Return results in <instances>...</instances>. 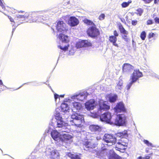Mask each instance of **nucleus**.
Returning a JSON list of instances; mask_svg holds the SVG:
<instances>
[{
	"instance_id": "1",
	"label": "nucleus",
	"mask_w": 159,
	"mask_h": 159,
	"mask_svg": "<svg viewBox=\"0 0 159 159\" xmlns=\"http://www.w3.org/2000/svg\"><path fill=\"white\" fill-rule=\"evenodd\" d=\"M65 102H72L73 107H72V110L75 113L71 116V118L72 119L70 121V124L73 125H75L78 127H80L81 125L84 123V121L83 116L79 113H77L76 111L80 110L82 108L81 104L74 100L70 99H65Z\"/></svg>"
},
{
	"instance_id": "2",
	"label": "nucleus",
	"mask_w": 159,
	"mask_h": 159,
	"mask_svg": "<svg viewBox=\"0 0 159 159\" xmlns=\"http://www.w3.org/2000/svg\"><path fill=\"white\" fill-rule=\"evenodd\" d=\"M117 136L122 138L120 141L116 143L115 148L116 150L124 152L126 149L128 145V140L127 138L128 137L127 131L125 130L117 134Z\"/></svg>"
},
{
	"instance_id": "3",
	"label": "nucleus",
	"mask_w": 159,
	"mask_h": 159,
	"mask_svg": "<svg viewBox=\"0 0 159 159\" xmlns=\"http://www.w3.org/2000/svg\"><path fill=\"white\" fill-rule=\"evenodd\" d=\"M59 109L57 108L55 113V119L52 120V125L55 128L63 127L65 124L62 120V117L59 112Z\"/></svg>"
},
{
	"instance_id": "4",
	"label": "nucleus",
	"mask_w": 159,
	"mask_h": 159,
	"mask_svg": "<svg viewBox=\"0 0 159 159\" xmlns=\"http://www.w3.org/2000/svg\"><path fill=\"white\" fill-rule=\"evenodd\" d=\"M84 21V23L92 26L88 29L87 31V34L89 36L91 37H95L99 34V32L98 29L96 28L95 25L92 21L85 19Z\"/></svg>"
},
{
	"instance_id": "5",
	"label": "nucleus",
	"mask_w": 159,
	"mask_h": 159,
	"mask_svg": "<svg viewBox=\"0 0 159 159\" xmlns=\"http://www.w3.org/2000/svg\"><path fill=\"white\" fill-rule=\"evenodd\" d=\"M143 76L142 73L140 72L139 70H134L133 73L130 77V82L126 86L127 90H129L132 84L136 82L139 80V78L142 77Z\"/></svg>"
},
{
	"instance_id": "6",
	"label": "nucleus",
	"mask_w": 159,
	"mask_h": 159,
	"mask_svg": "<svg viewBox=\"0 0 159 159\" xmlns=\"http://www.w3.org/2000/svg\"><path fill=\"white\" fill-rule=\"evenodd\" d=\"M62 33L59 35V39L61 41L62 43H67V44L65 46L59 45L58 46V48L63 51H66L68 49V47L69 46V44L68 43L69 41V38L68 36Z\"/></svg>"
},
{
	"instance_id": "7",
	"label": "nucleus",
	"mask_w": 159,
	"mask_h": 159,
	"mask_svg": "<svg viewBox=\"0 0 159 159\" xmlns=\"http://www.w3.org/2000/svg\"><path fill=\"white\" fill-rule=\"evenodd\" d=\"M46 153L49 155L50 157L52 159H58L60 157V154L58 151L53 148H47Z\"/></svg>"
},
{
	"instance_id": "8",
	"label": "nucleus",
	"mask_w": 159,
	"mask_h": 159,
	"mask_svg": "<svg viewBox=\"0 0 159 159\" xmlns=\"http://www.w3.org/2000/svg\"><path fill=\"white\" fill-rule=\"evenodd\" d=\"M126 117L123 114L117 115L115 121V124L118 126H122L125 124Z\"/></svg>"
},
{
	"instance_id": "9",
	"label": "nucleus",
	"mask_w": 159,
	"mask_h": 159,
	"mask_svg": "<svg viewBox=\"0 0 159 159\" xmlns=\"http://www.w3.org/2000/svg\"><path fill=\"white\" fill-rule=\"evenodd\" d=\"M103 139L107 143V144H105V145L108 146H111L115 144L116 140L115 137L108 134H105Z\"/></svg>"
},
{
	"instance_id": "10",
	"label": "nucleus",
	"mask_w": 159,
	"mask_h": 159,
	"mask_svg": "<svg viewBox=\"0 0 159 159\" xmlns=\"http://www.w3.org/2000/svg\"><path fill=\"white\" fill-rule=\"evenodd\" d=\"M39 12H33L31 13V14H29L26 13L25 15H21L20 18H24L25 19L28 18L30 20V22H35L37 20V19L35 18Z\"/></svg>"
},
{
	"instance_id": "11",
	"label": "nucleus",
	"mask_w": 159,
	"mask_h": 159,
	"mask_svg": "<svg viewBox=\"0 0 159 159\" xmlns=\"http://www.w3.org/2000/svg\"><path fill=\"white\" fill-rule=\"evenodd\" d=\"M57 30L58 32L65 33L67 30L68 28L63 21H58L57 23Z\"/></svg>"
},
{
	"instance_id": "12",
	"label": "nucleus",
	"mask_w": 159,
	"mask_h": 159,
	"mask_svg": "<svg viewBox=\"0 0 159 159\" xmlns=\"http://www.w3.org/2000/svg\"><path fill=\"white\" fill-rule=\"evenodd\" d=\"M88 93L86 92H83L79 94H76L72 96L71 99L76 101H83L85 99Z\"/></svg>"
},
{
	"instance_id": "13",
	"label": "nucleus",
	"mask_w": 159,
	"mask_h": 159,
	"mask_svg": "<svg viewBox=\"0 0 159 159\" xmlns=\"http://www.w3.org/2000/svg\"><path fill=\"white\" fill-rule=\"evenodd\" d=\"M65 102H64L62 103L61 104V111L63 113H62L63 115H66L64 117L67 119L68 117L69 112L70 109L68 105Z\"/></svg>"
},
{
	"instance_id": "14",
	"label": "nucleus",
	"mask_w": 159,
	"mask_h": 159,
	"mask_svg": "<svg viewBox=\"0 0 159 159\" xmlns=\"http://www.w3.org/2000/svg\"><path fill=\"white\" fill-rule=\"evenodd\" d=\"M111 116L110 112H107L104 113L100 117L101 121L106 122L107 123L111 124L112 122L111 121Z\"/></svg>"
},
{
	"instance_id": "15",
	"label": "nucleus",
	"mask_w": 159,
	"mask_h": 159,
	"mask_svg": "<svg viewBox=\"0 0 159 159\" xmlns=\"http://www.w3.org/2000/svg\"><path fill=\"white\" fill-rule=\"evenodd\" d=\"M113 152L112 150H110L109 151L106 148L103 147L98 152L97 154L98 156L101 157H103L107 155L111 156L112 153H113Z\"/></svg>"
},
{
	"instance_id": "16",
	"label": "nucleus",
	"mask_w": 159,
	"mask_h": 159,
	"mask_svg": "<svg viewBox=\"0 0 159 159\" xmlns=\"http://www.w3.org/2000/svg\"><path fill=\"white\" fill-rule=\"evenodd\" d=\"M97 105V102L93 99L90 100L85 103V108L88 111L93 110Z\"/></svg>"
},
{
	"instance_id": "17",
	"label": "nucleus",
	"mask_w": 159,
	"mask_h": 159,
	"mask_svg": "<svg viewBox=\"0 0 159 159\" xmlns=\"http://www.w3.org/2000/svg\"><path fill=\"white\" fill-rule=\"evenodd\" d=\"M107 102H104L102 100H100L99 102V108L98 110V113H99L100 111L102 112L103 111H106L109 109L110 106L107 105Z\"/></svg>"
},
{
	"instance_id": "18",
	"label": "nucleus",
	"mask_w": 159,
	"mask_h": 159,
	"mask_svg": "<svg viewBox=\"0 0 159 159\" xmlns=\"http://www.w3.org/2000/svg\"><path fill=\"white\" fill-rule=\"evenodd\" d=\"M52 138L57 142L61 141L62 138V134H61L57 130H53L51 133Z\"/></svg>"
},
{
	"instance_id": "19",
	"label": "nucleus",
	"mask_w": 159,
	"mask_h": 159,
	"mask_svg": "<svg viewBox=\"0 0 159 159\" xmlns=\"http://www.w3.org/2000/svg\"><path fill=\"white\" fill-rule=\"evenodd\" d=\"M79 23V21L74 16L70 17L68 21L69 25L72 27L77 25Z\"/></svg>"
},
{
	"instance_id": "20",
	"label": "nucleus",
	"mask_w": 159,
	"mask_h": 159,
	"mask_svg": "<svg viewBox=\"0 0 159 159\" xmlns=\"http://www.w3.org/2000/svg\"><path fill=\"white\" fill-rule=\"evenodd\" d=\"M114 110L115 112L118 113L121 111H124L125 109L123 103L122 102H120L117 104Z\"/></svg>"
},
{
	"instance_id": "21",
	"label": "nucleus",
	"mask_w": 159,
	"mask_h": 159,
	"mask_svg": "<svg viewBox=\"0 0 159 159\" xmlns=\"http://www.w3.org/2000/svg\"><path fill=\"white\" fill-rule=\"evenodd\" d=\"M62 138L61 140V142H66L68 141H69V142H71V139L72 136L67 133H62Z\"/></svg>"
},
{
	"instance_id": "22",
	"label": "nucleus",
	"mask_w": 159,
	"mask_h": 159,
	"mask_svg": "<svg viewBox=\"0 0 159 159\" xmlns=\"http://www.w3.org/2000/svg\"><path fill=\"white\" fill-rule=\"evenodd\" d=\"M107 99L111 102H114L116 101L117 96L114 94H110L107 96Z\"/></svg>"
},
{
	"instance_id": "23",
	"label": "nucleus",
	"mask_w": 159,
	"mask_h": 159,
	"mask_svg": "<svg viewBox=\"0 0 159 159\" xmlns=\"http://www.w3.org/2000/svg\"><path fill=\"white\" fill-rule=\"evenodd\" d=\"M133 69V67L128 63L124 64L123 66L122 70L124 72H128Z\"/></svg>"
},
{
	"instance_id": "24",
	"label": "nucleus",
	"mask_w": 159,
	"mask_h": 159,
	"mask_svg": "<svg viewBox=\"0 0 159 159\" xmlns=\"http://www.w3.org/2000/svg\"><path fill=\"white\" fill-rule=\"evenodd\" d=\"M89 129L93 132H99L102 130V128L101 127L96 125H91L89 126Z\"/></svg>"
},
{
	"instance_id": "25",
	"label": "nucleus",
	"mask_w": 159,
	"mask_h": 159,
	"mask_svg": "<svg viewBox=\"0 0 159 159\" xmlns=\"http://www.w3.org/2000/svg\"><path fill=\"white\" fill-rule=\"evenodd\" d=\"M109 41L111 43H112L113 45L117 47H118V45L116 43L117 41V38L116 37L114 36H111L109 37Z\"/></svg>"
},
{
	"instance_id": "26",
	"label": "nucleus",
	"mask_w": 159,
	"mask_h": 159,
	"mask_svg": "<svg viewBox=\"0 0 159 159\" xmlns=\"http://www.w3.org/2000/svg\"><path fill=\"white\" fill-rule=\"evenodd\" d=\"M83 47H89L91 46V43L87 40H80Z\"/></svg>"
},
{
	"instance_id": "27",
	"label": "nucleus",
	"mask_w": 159,
	"mask_h": 159,
	"mask_svg": "<svg viewBox=\"0 0 159 159\" xmlns=\"http://www.w3.org/2000/svg\"><path fill=\"white\" fill-rule=\"evenodd\" d=\"M95 145L91 142L88 141L86 142L84 144V146L87 148H93L95 147Z\"/></svg>"
},
{
	"instance_id": "28",
	"label": "nucleus",
	"mask_w": 159,
	"mask_h": 159,
	"mask_svg": "<svg viewBox=\"0 0 159 159\" xmlns=\"http://www.w3.org/2000/svg\"><path fill=\"white\" fill-rule=\"evenodd\" d=\"M68 156L71 159H81L79 155L76 154H72L70 153L68 154Z\"/></svg>"
},
{
	"instance_id": "29",
	"label": "nucleus",
	"mask_w": 159,
	"mask_h": 159,
	"mask_svg": "<svg viewBox=\"0 0 159 159\" xmlns=\"http://www.w3.org/2000/svg\"><path fill=\"white\" fill-rule=\"evenodd\" d=\"M131 2V1H129L128 2H124L121 4L122 7L125 8L128 7Z\"/></svg>"
},
{
	"instance_id": "30",
	"label": "nucleus",
	"mask_w": 159,
	"mask_h": 159,
	"mask_svg": "<svg viewBox=\"0 0 159 159\" xmlns=\"http://www.w3.org/2000/svg\"><path fill=\"white\" fill-rule=\"evenodd\" d=\"M76 48L75 47H72L71 49L69 51V54L70 55H73L76 50Z\"/></svg>"
},
{
	"instance_id": "31",
	"label": "nucleus",
	"mask_w": 159,
	"mask_h": 159,
	"mask_svg": "<svg viewBox=\"0 0 159 159\" xmlns=\"http://www.w3.org/2000/svg\"><path fill=\"white\" fill-rule=\"evenodd\" d=\"M143 142L148 147H154L151 143L149 142L147 140H144Z\"/></svg>"
},
{
	"instance_id": "32",
	"label": "nucleus",
	"mask_w": 159,
	"mask_h": 159,
	"mask_svg": "<svg viewBox=\"0 0 159 159\" xmlns=\"http://www.w3.org/2000/svg\"><path fill=\"white\" fill-rule=\"evenodd\" d=\"M143 13L142 10L140 8H139L136 10V12H135L137 14L139 15V16H141Z\"/></svg>"
},
{
	"instance_id": "33",
	"label": "nucleus",
	"mask_w": 159,
	"mask_h": 159,
	"mask_svg": "<svg viewBox=\"0 0 159 159\" xmlns=\"http://www.w3.org/2000/svg\"><path fill=\"white\" fill-rule=\"evenodd\" d=\"M146 34L145 32L144 31H143L140 35V37L142 40H144L146 37Z\"/></svg>"
},
{
	"instance_id": "34",
	"label": "nucleus",
	"mask_w": 159,
	"mask_h": 159,
	"mask_svg": "<svg viewBox=\"0 0 159 159\" xmlns=\"http://www.w3.org/2000/svg\"><path fill=\"white\" fill-rule=\"evenodd\" d=\"M111 156H113V157L111 159H122L121 157L118 155H116L115 153H112Z\"/></svg>"
},
{
	"instance_id": "35",
	"label": "nucleus",
	"mask_w": 159,
	"mask_h": 159,
	"mask_svg": "<svg viewBox=\"0 0 159 159\" xmlns=\"http://www.w3.org/2000/svg\"><path fill=\"white\" fill-rule=\"evenodd\" d=\"M75 47L76 48H79L83 47L80 40L77 42Z\"/></svg>"
},
{
	"instance_id": "36",
	"label": "nucleus",
	"mask_w": 159,
	"mask_h": 159,
	"mask_svg": "<svg viewBox=\"0 0 159 159\" xmlns=\"http://www.w3.org/2000/svg\"><path fill=\"white\" fill-rule=\"evenodd\" d=\"M157 35H156L153 33H151L149 34V35L148 38L149 39L151 38L152 37L155 38L157 37Z\"/></svg>"
},
{
	"instance_id": "37",
	"label": "nucleus",
	"mask_w": 159,
	"mask_h": 159,
	"mask_svg": "<svg viewBox=\"0 0 159 159\" xmlns=\"http://www.w3.org/2000/svg\"><path fill=\"white\" fill-rule=\"evenodd\" d=\"M122 81H120L116 87L117 88L119 89H120L122 88Z\"/></svg>"
},
{
	"instance_id": "38",
	"label": "nucleus",
	"mask_w": 159,
	"mask_h": 159,
	"mask_svg": "<svg viewBox=\"0 0 159 159\" xmlns=\"http://www.w3.org/2000/svg\"><path fill=\"white\" fill-rule=\"evenodd\" d=\"M105 15L104 14H102L99 17V19L100 20H102L105 18Z\"/></svg>"
},
{
	"instance_id": "39",
	"label": "nucleus",
	"mask_w": 159,
	"mask_h": 159,
	"mask_svg": "<svg viewBox=\"0 0 159 159\" xmlns=\"http://www.w3.org/2000/svg\"><path fill=\"white\" fill-rule=\"evenodd\" d=\"M137 24V21L136 20H133L132 21V24L133 25H135Z\"/></svg>"
},
{
	"instance_id": "40",
	"label": "nucleus",
	"mask_w": 159,
	"mask_h": 159,
	"mask_svg": "<svg viewBox=\"0 0 159 159\" xmlns=\"http://www.w3.org/2000/svg\"><path fill=\"white\" fill-rule=\"evenodd\" d=\"M120 30L121 33H123L125 30L123 27H120Z\"/></svg>"
},
{
	"instance_id": "41",
	"label": "nucleus",
	"mask_w": 159,
	"mask_h": 159,
	"mask_svg": "<svg viewBox=\"0 0 159 159\" xmlns=\"http://www.w3.org/2000/svg\"><path fill=\"white\" fill-rule=\"evenodd\" d=\"M154 20L156 23L159 24V18L158 17H155L154 18Z\"/></svg>"
},
{
	"instance_id": "42",
	"label": "nucleus",
	"mask_w": 159,
	"mask_h": 159,
	"mask_svg": "<svg viewBox=\"0 0 159 159\" xmlns=\"http://www.w3.org/2000/svg\"><path fill=\"white\" fill-rule=\"evenodd\" d=\"M152 21L151 20H148L147 21V24L148 25L152 24Z\"/></svg>"
},
{
	"instance_id": "43",
	"label": "nucleus",
	"mask_w": 159,
	"mask_h": 159,
	"mask_svg": "<svg viewBox=\"0 0 159 159\" xmlns=\"http://www.w3.org/2000/svg\"><path fill=\"white\" fill-rule=\"evenodd\" d=\"M114 36H115V37H116L118 36V34L117 33V32L116 30H115L114 31Z\"/></svg>"
},
{
	"instance_id": "44",
	"label": "nucleus",
	"mask_w": 159,
	"mask_h": 159,
	"mask_svg": "<svg viewBox=\"0 0 159 159\" xmlns=\"http://www.w3.org/2000/svg\"><path fill=\"white\" fill-rule=\"evenodd\" d=\"M59 97V96L56 94H54V98L56 100L57 98H58Z\"/></svg>"
},
{
	"instance_id": "45",
	"label": "nucleus",
	"mask_w": 159,
	"mask_h": 159,
	"mask_svg": "<svg viewBox=\"0 0 159 159\" xmlns=\"http://www.w3.org/2000/svg\"><path fill=\"white\" fill-rule=\"evenodd\" d=\"M151 157L149 156H146L143 157V159H150Z\"/></svg>"
},
{
	"instance_id": "46",
	"label": "nucleus",
	"mask_w": 159,
	"mask_h": 159,
	"mask_svg": "<svg viewBox=\"0 0 159 159\" xmlns=\"http://www.w3.org/2000/svg\"><path fill=\"white\" fill-rule=\"evenodd\" d=\"M0 5L2 8H4V6L3 5V3L2 2L1 0H0Z\"/></svg>"
},
{
	"instance_id": "47",
	"label": "nucleus",
	"mask_w": 159,
	"mask_h": 159,
	"mask_svg": "<svg viewBox=\"0 0 159 159\" xmlns=\"http://www.w3.org/2000/svg\"><path fill=\"white\" fill-rule=\"evenodd\" d=\"M8 17L9 19H10V20L11 21V22H14L13 19V18H11V16H8Z\"/></svg>"
},
{
	"instance_id": "48",
	"label": "nucleus",
	"mask_w": 159,
	"mask_h": 159,
	"mask_svg": "<svg viewBox=\"0 0 159 159\" xmlns=\"http://www.w3.org/2000/svg\"><path fill=\"white\" fill-rule=\"evenodd\" d=\"M123 39H124V40H125V41L126 42L128 41V39L127 37H123Z\"/></svg>"
},
{
	"instance_id": "49",
	"label": "nucleus",
	"mask_w": 159,
	"mask_h": 159,
	"mask_svg": "<svg viewBox=\"0 0 159 159\" xmlns=\"http://www.w3.org/2000/svg\"><path fill=\"white\" fill-rule=\"evenodd\" d=\"M123 34H126L128 35V31H126V30H125L123 33H122Z\"/></svg>"
},
{
	"instance_id": "50",
	"label": "nucleus",
	"mask_w": 159,
	"mask_h": 159,
	"mask_svg": "<svg viewBox=\"0 0 159 159\" xmlns=\"http://www.w3.org/2000/svg\"><path fill=\"white\" fill-rule=\"evenodd\" d=\"M101 138V136H98L96 137V139L97 140H99V139H100Z\"/></svg>"
},
{
	"instance_id": "51",
	"label": "nucleus",
	"mask_w": 159,
	"mask_h": 159,
	"mask_svg": "<svg viewBox=\"0 0 159 159\" xmlns=\"http://www.w3.org/2000/svg\"><path fill=\"white\" fill-rule=\"evenodd\" d=\"M159 1V0H154V3L156 4Z\"/></svg>"
},
{
	"instance_id": "52",
	"label": "nucleus",
	"mask_w": 159,
	"mask_h": 159,
	"mask_svg": "<svg viewBox=\"0 0 159 159\" xmlns=\"http://www.w3.org/2000/svg\"><path fill=\"white\" fill-rule=\"evenodd\" d=\"M18 18H20V17H21V15H17L16 16Z\"/></svg>"
},
{
	"instance_id": "53",
	"label": "nucleus",
	"mask_w": 159,
	"mask_h": 159,
	"mask_svg": "<svg viewBox=\"0 0 159 159\" xmlns=\"http://www.w3.org/2000/svg\"><path fill=\"white\" fill-rule=\"evenodd\" d=\"M0 84L1 85H3V83L1 80H0Z\"/></svg>"
},
{
	"instance_id": "54",
	"label": "nucleus",
	"mask_w": 159,
	"mask_h": 159,
	"mask_svg": "<svg viewBox=\"0 0 159 159\" xmlns=\"http://www.w3.org/2000/svg\"><path fill=\"white\" fill-rule=\"evenodd\" d=\"M152 76H156V75L155 74L152 73L151 75Z\"/></svg>"
},
{
	"instance_id": "55",
	"label": "nucleus",
	"mask_w": 159,
	"mask_h": 159,
	"mask_svg": "<svg viewBox=\"0 0 159 159\" xmlns=\"http://www.w3.org/2000/svg\"><path fill=\"white\" fill-rule=\"evenodd\" d=\"M137 159H143V157H138Z\"/></svg>"
},
{
	"instance_id": "56",
	"label": "nucleus",
	"mask_w": 159,
	"mask_h": 159,
	"mask_svg": "<svg viewBox=\"0 0 159 159\" xmlns=\"http://www.w3.org/2000/svg\"><path fill=\"white\" fill-rule=\"evenodd\" d=\"M127 35H126V34H124V35L123 36V37H127Z\"/></svg>"
},
{
	"instance_id": "57",
	"label": "nucleus",
	"mask_w": 159,
	"mask_h": 159,
	"mask_svg": "<svg viewBox=\"0 0 159 159\" xmlns=\"http://www.w3.org/2000/svg\"><path fill=\"white\" fill-rule=\"evenodd\" d=\"M16 29V27H15L14 28H13V30H12V33L14 31V30H15V29Z\"/></svg>"
},
{
	"instance_id": "58",
	"label": "nucleus",
	"mask_w": 159,
	"mask_h": 159,
	"mask_svg": "<svg viewBox=\"0 0 159 159\" xmlns=\"http://www.w3.org/2000/svg\"><path fill=\"white\" fill-rule=\"evenodd\" d=\"M60 96L61 97H64V95H60Z\"/></svg>"
},
{
	"instance_id": "59",
	"label": "nucleus",
	"mask_w": 159,
	"mask_h": 159,
	"mask_svg": "<svg viewBox=\"0 0 159 159\" xmlns=\"http://www.w3.org/2000/svg\"><path fill=\"white\" fill-rule=\"evenodd\" d=\"M132 42H133V44H134V41L133 40H132Z\"/></svg>"
},
{
	"instance_id": "60",
	"label": "nucleus",
	"mask_w": 159,
	"mask_h": 159,
	"mask_svg": "<svg viewBox=\"0 0 159 159\" xmlns=\"http://www.w3.org/2000/svg\"><path fill=\"white\" fill-rule=\"evenodd\" d=\"M131 14H132V15H134V13H131Z\"/></svg>"
},
{
	"instance_id": "61",
	"label": "nucleus",
	"mask_w": 159,
	"mask_h": 159,
	"mask_svg": "<svg viewBox=\"0 0 159 159\" xmlns=\"http://www.w3.org/2000/svg\"><path fill=\"white\" fill-rule=\"evenodd\" d=\"M20 12H24V11H20Z\"/></svg>"
}]
</instances>
